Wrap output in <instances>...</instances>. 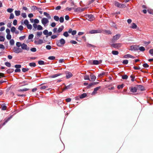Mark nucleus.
Masks as SVG:
<instances>
[{
	"label": "nucleus",
	"instance_id": "obj_24",
	"mask_svg": "<svg viewBox=\"0 0 153 153\" xmlns=\"http://www.w3.org/2000/svg\"><path fill=\"white\" fill-rule=\"evenodd\" d=\"M112 54L114 55H117L119 53L117 51H112Z\"/></svg>",
	"mask_w": 153,
	"mask_h": 153
},
{
	"label": "nucleus",
	"instance_id": "obj_32",
	"mask_svg": "<svg viewBox=\"0 0 153 153\" xmlns=\"http://www.w3.org/2000/svg\"><path fill=\"white\" fill-rule=\"evenodd\" d=\"M57 28H54L53 30V31L54 33H58L57 32Z\"/></svg>",
	"mask_w": 153,
	"mask_h": 153
},
{
	"label": "nucleus",
	"instance_id": "obj_11",
	"mask_svg": "<svg viewBox=\"0 0 153 153\" xmlns=\"http://www.w3.org/2000/svg\"><path fill=\"white\" fill-rule=\"evenodd\" d=\"M123 58H134V57L133 56L129 54H128L124 55L123 56Z\"/></svg>",
	"mask_w": 153,
	"mask_h": 153
},
{
	"label": "nucleus",
	"instance_id": "obj_14",
	"mask_svg": "<svg viewBox=\"0 0 153 153\" xmlns=\"http://www.w3.org/2000/svg\"><path fill=\"white\" fill-rule=\"evenodd\" d=\"M101 60H94L93 61V63L94 65H97L99 64V63H101Z\"/></svg>",
	"mask_w": 153,
	"mask_h": 153
},
{
	"label": "nucleus",
	"instance_id": "obj_16",
	"mask_svg": "<svg viewBox=\"0 0 153 153\" xmlns=\"http://www.w3.org/2000/svg\"><path fill=\"white\" fill-rule=\"evenodd\" d=\"M64 27L63 26H61V27H59L57 30L58 33H59L62 32L63 29Z\"/></svg>",
	"mask_w": 153,
	"mask_h": 153
},
{
	"label": "nucleus",
	"instance_id": "obj_25",
	"mask_svg": "<svg viewBox=\"0 0 153 153\" xmlns=\"http://www.w3.org/2000/svg\"><path fill=\"white\" fill-rule=\"evenodd\" d=\"M29 65L30 67H34L36 66V63L34 62H31L29 63Z\"/></svg>",
	"mask_w": 153,
	"mask_h": 153
},
{
	"label": "nucleus",
	"instance_id": "obj_49",
	"mask_svg": "<svg viewBox=\"0 0 153 153\" xmlns=\"http://www.w3.org/2000/svg\"><path fill=\"white\" fill-rule=\"evenodd\" d=\"M55 57L54 56H50L48 57V59L50 60H54L55 59Z\"/></svg>",
	"mask_w": 153,
	"mask_h": 153
},
{
	"label": "nucleus",
	"instance_id": "obj_59",
	"mask_svg": "<svg viewBox=\"0 0 153 153\" xmlns=\"http://www.w3.org/2000/svg\"><path fill=\"white\" fill-rule=\"evenodd\" d=\"M128 61L127 60H125L123 61V63L124 64H127L128 63Z\"/></svg>",
	"mask_w": 153,
	"mask_h": 153
},
{
	"label": "nucleus",
	"instance_id": "obj_23",
	"mask_svg": "<svg viewBox=\"0 0 153 153\" xmlns=\"http://www.w3.org/2000/svg\"><path fill=\"white\" fill-rule=\"evenodd\" d=\"M56 35H52L51 36V38L52 39H55L56 38H57L58 36H59V34H58V33H57L56 34Z\"/></svg>",
	"mask_w": 153,
	"mask_h": 153
},
{
	"label": "nucleus",
	"instance_id": "obj_46",
	"mask_svg": "<svg viewBox=\"0 0 153 153\" xmlns=\"http://www.w3.org/2000/svg\"><path fill=\"white\" fill-rule=\"evenodd\" d=\"M54 19L55 20L58 21L59 20V18L57 16H55L54 17Z\"/></svg>",
	"mask_w": 153,
	"mask_h": 153
},
{
	"label": "nucleus",
	"instance_id": "obj_12",
	"mask_svg": "<svg viewBox=\"0 0 153 153\" xmlns=\"http://www.w3.org/2000/svg\"><path fill=\"white\" fill-rule=\"evenodd\" d=\"M120 37V34H117L113 37V40H116L118 39Z\"/></svg>",
	"mask_w": 153,
	"mask_h": 153
},
{
	"label": "nucleus",
	"instance_id": "obj_8",
	"mask_svg": "<svg viewBox=\"0 0 153 153\" xmlns=\"http://www.w3.org/2000/svg\"><path fill=\"white\" fill-rule=\"evenodd\" d=\"M115 5L116 6L120 8H122L125 6V5L124 4L120 3L118 2H115Z\"/></svg>",
	"mask_w": 153,
	"mask_h": 153
},
{
	"label": "nucleus",
	"instance_id": "obj_27",
	"mask_svg": "<svg viewBox=\"0 0 153 153\" xmlns=\"http://www.w3.org/2000/svg\"><path fill=\"white\" fill-rule=\"evenodd\" d=\"M42 33L41 32H38L36 33V36L38 37H40L42 35Z\"/></svg>",
	"mask_w": 153,
	"mask_h": 153
},
{
	"label": "nucleus",
	"instance_id": "obj_2",
	"mask_svg": "<svg viewBox=\"0 0 153 153\" xmlns=\"http://www.w3.org/2000/svg\"><path fill=\"white\" fill-rule=\"evenodd\" d=\"M13 51L14 52L16 53H22L23 51L22 50L21 48L19 47H15L13 49Z\"/></svg>",
	"mask_w": 153,
	"mask_h": 153
},
{
	"label": "nucleus",
	"instance_id": "obj_55",
	"mask_svg": "<svg viewBox=\"0 0 153 153\" xmlns=\"http://www.w3.org/2000/svg\"><path fill=\"white\" fill-rule=\"evenodd\" d=\"M64 20V18L63 17H60L59 19V21L61 23L63 22Z\"/></svg>",
	"mask_w": 153,
	"mask_h": 153
},
{
	"label": "nucleus",
	"instance_id": "obj_28",
	"mask_svg": "<svg viewBox=\"0 0 153 153\" xmlns=\"http://www.w3.org/2000/svg\"><path fill=\"white\" fill-rule=\"evenodd\" d=\"M37 29L38 30H41L43 29V27L41 25H38L37 26Z\"/></svg>",
	"mask_w": 153,
	"mask_h": 153
},
{
	"label": "nucleus",
	"instance_id": "obj_63",
	"mask_svg": "<svg viewBox=\"0 0 153 153\" xmlns=\"http://www.w3.org/2000/svg\"><path fill=\"white\" fill-rule=\"evenodd\" d=\"M143 66L145 68H148L149 67L148 65L146 63L143 64Z\"/></svg>",
	"mask_w": 153,
	"mask_h": 153
},
{
	"label": "nucleus",
	"instance_id": "obj_34",
	"mask_svg": "<svg viewBox=\"0 0 153 153\" xmlns=\"http://www.w3.org/2000/svg\"><path fill=\"white\" fill-rule=\"evenodd\" d=\"M16 45L18 47H19L20 46H21L22 44L20 42H17L16 43Z\"/></svg>",
	"mask_w": 153,
	"mask_h": 153
},
{
	"label": "nucleus",
	"instance_id": "obj_4",
	"mask_svg": "<svg viewBox=\"0 0 153 153\" xmlns=\"http://www.w3.org/2000/svg\"><path fill=\"white\" fill-rule=\"evenodd\" d=\"M86 18L89 21H92L94 20V18L92 15H87L85 16Z\"/></svg>",
	"mask_w": 153,
	"mask_h": 153
},
{
	"label": "nucleus",
	"instance_id": "obj_9",
	"mask_svg": "<svg viewBox=\"0 0 153 153\" xmlns=\"http://www.w3.org/2000/svg\"><path fill=\"white\" fill-rule=\"evenodd\" d=\"M66 77L68 79L69 78L71 77H72L73 76L71 73L70 72H67L66 73Z\"/></svg>",
	"mask_w": 153,
	"mask_h": 153
},
{
	"label": "nucleus",
	"instance_id": "obj_33",
	"mask_svg": "<svg viewBox=\"0 0 153 153\" xmlns=\"http://www.w3.org/2000/svg\"><path fill=\"white\" fill-rule=\"evenodd\" d=\"M27 27L28 29L31 30L32 28V26L30 24H28V25H27Z\"/></svg>",
	"mask_w": 153,
	"mask_h": 153
},
{
	"label": "nucleus",
	"instance_id": "obj_35",
	"mask_svg": "<svg viewBox=\"0 0 153 153\" xmlns=\"http://www.w3.org/2000/svg\"><path fill=\"white\" fill-rule=\"evenodd\" d=\"M5 40V38L3 36H0V41L3 42Z\"/></svg>",
	"mask_w": 153,
	"mask_h": 153
},
{
	"label": "nucleus",
	"instance_id": "obj_15",
	"mask_svg": "<svg viewBox=\"0 0 153 153\" xmlns=\"http://www.w3.org/2000/svg\"><path fill=\"white\" fill-rule=\"evenodd\" d=\"M100 88V87H97L95 88L94 89L93 92L92 93V94L94 95L96 94L97 91Z\"/></svg>",
	"mask_w": 153,
	"mask_h": 153
},
{
	"label": "nucleus",
	"instance_id": "obj_26",
	"mask_svg": "<svg viewBox=\"0 0 153 153\" xmlns=\"http://www.w3.org/2000/svg\"><path fill=\"white\" fill-rule=\"evenodd\" d=\"M34 37V36L33 34H30L29 35L28 39L29 40L32 39Z\"/></svg>",
	"mask_w": 153,
	"mask_h": 153
},
{
	"label": "nucleus",
	"instance_id": "obj_61",
	"mask_svg": "<svg viewBox=\"0 0 153 153\" xmlns=\"http://www.w3.org/2000/svg\"><path fill=\"white\" fill-rule=\"evenodd\" d=\"M70 42L72 44H76L77 43V42L76 41L74 40H71L70 41Z\"/></svg>",
	"mask_w": 153,
	"mask_h": 153
},
{
	"label": "nucleus",
	"instance_id": "obj_62",
	"mask_svg": "<svg viewBox=\"0 0 153 153\" xmlns=\"http://www.w3.org/2000/svg\"><path fill=\"white\" fill-rule=\"evenodd\" d=\"M22 71L23 72H25L27 71L28 70V68H23L22 69Z\"/></svg>",
	"mask_w": 153,
	"mask_h": 153
},
{
	"label": "nucleus",
	"instance_id": "obj_40",
	"mask_svg": "<svg viewBox=\"0 0 153 153\" xmlns=\"http://www.w3.org/2000/svg\"><path fill=\"white\" fill-rule=\"evenodd\" d=\"M63 35L66 37H67L69 35H68V32H65L63 34Z\"/></svg>",
	"mask_w": 153,
	"mask_h": 153
},
{
	"label": "nucleus",
	"instance_id": "obj_53",
	"mask_svg": "<svg viewBox=\"0 0 153 153\" xmlns=\"http://www.w3.org/2000/svg\"><path fill=\"white\" fill-rule=\"evenodd\" d=\"M105 74V73L103 72L100 73L99 74L98 77H101Z\"/></svg>",
	"mask_w": 153,
	"mask_h": 153
},
{
	"label": "nucleus",
	"instance_id": "obj_45",
	"mask_svg": "<svg viewBox=\"0 0 153 153\" xmlns=\"http://www.w3.org/2000/svg\"><path fill=\"white\" fill-rule=\"evenodd\" d=\"M24 23L25 25H27L29 24V22L27 20H25L24 21Z\"/></svg>",
	"mask_w": 153,
	"mask_h": 153
},
{
	"label": "nucleus",
	"instance_id": "obj_18",
	"mask_svg": "<svg viewBox=\"0 0 153 153\" xmlns=\"http://www.w3.org/2000/svg\"><path fill=\"white\" fill-rule=\"evenodd\" d=\"M137 91V89L135 87L132 88L130 89L131 91L133 93L136 92Z\"/></svg>",
	"mask_w": 153,
	"mask_h": 153
},
{
	"label": "nucleus",
	"instance_id": "obj_39",
	"mask_svg": "<svg viewBox=\"0 0 153 153\" xmlns=\"http://www.w3.org/2000/svg\"><path fill=\"white\" fill-rule=\"evenodd\" d=\"M149 53L152 56H153V49H150L149 51Z\"/></svg>",
	"mask_w": 153,
	"mask_h": 153
},
{
	"label": "nucleus",
	"instance_id": "obj_41",
	"mask_svg": "<svg viewBox=\"0 0 153 153\" xmlns=\"http://www.w3.org/2000/svg\"><path fill=\"white\" fill-rule=\"evenodd\" d=\"M30 51L33 52H36V49L35 48H33L30 49Z\"/></svg>",
	"mask_w": 153,
	"mask_h": 153
},
{
	"label": "nucleus",
	"instance_id": "obj_36",
	"mask_svg": "<svg viewBox=\"0 0 153 153\" xmlns=\"http://www.w3.org/2000/svg\"><path fill=\"white\" fill-rule=\"evenodd\" d=\"M135 46H131L130 47V49L131 51H134L135 50Z\"/></svg>",
	"mask_w": 153,
	"mask_h": 153
},
{
	"label": "nucleus",
	"instance_id": "obj_48",
	"mask_svg": "<svg viewBox=\"0 0 153 153\" xmlns=\"http://www.w3.org/2000/svg\"><path fill=\"white\" fill-rule=\"evenodd\" d=\"M46 48L48 50H50L51 49V47L50 45H47L46 46Z\"/></svg>",
	"mask_w": 153,
	"mask_h": 153
},
{
	"label": "nucleus",
	"instance_id": "obj_52",
	"mask_svg": "<svg viewBox=\"0 0 153 153\" xmlns=\"http://www.w3.org/2000/svg\"><path fill=\"white\" fill-rule=\"evenodd\" d=\"M13 11V9L12 8H8L7 9V11L10 13H11Z\"/></svg>",
	"mask_w": 153,
	"mask_h": 153
},
{
	"label": "nucleus",
	"instance_id": "obj_20",
	"mask_svg": "<svg viewBox=\"0 0 153 153\" xmlns=\"http://www.w3.org/2000/svg\"><path fill=\"white\" fill-rule=\"evenodd\" d=\"M20 11L19 10H15V15L17 16H19L20 14Z\"/></svg>",
	"mask_w": 153,
	"mask_h": 153
},
{
	"label": "nucleus",
	"instance_id": "obj_44",
	"mask_svg": "<svg viewBox=\"0 0 153 153\" xmlns=\"http://www.w3.org/2000/svg\"><path fill=\"white\" fill-rule=\"evenodd\" d=\"M84 79L85 80H90L89 76L85 75L84 77Z\"/></svg>",
	"mask_w": 153,
	"mask_h": 153
},
{
	"label": "nucleus",
	"instance_id": "obj_31",
	"mask_svg": "<svg viewBox=\"0 0 153 153\" xmlns=\"http://www.w3.org/2000/svg\"><path fill=\"white\" fill-rule=\"evenodd\" d=\"M38 63L40 65H43L44 64V62L42 60L39 61Z\"/></svg>",
	"mask_w": 153,
	"mask_h": 153
},
{
	"label": "nucleus",
	"instance_id": "obj_5",
	"mask_svg": "<svg viewBox=\"0 0 153 153\" xmlns=\"http://www.w3.org/2000/svg\"><path fill=\"white\" fill-rule=\"evenodd\" d=\"M21 48L22 50H25L27 51H29L30 49L29 48L27 47V45L24 43L22 44Z\"/></svg>",
	"mask_w": 153,
	"mask_h": 153
},
{
	"label": "nucleus",
	"instance_id": "obj_47",
	"mask_svg": "<svg viewBox=\"0 0 153 153\" xmlns=\"http://www.w3.org/2000/svg\"><path fill=\"white\" fill-rule=\"evenodd\" d=\"M39 20L37 19H35L34 20V22L36 24L39 23Z\"/></svg>",
	"mask_w": 153,
	"mask_h": 153
},
{
	"label": "nucleus",
	"instance_id": "obj_54",
	"mask_svg": "<svg viewBox=\"0 0 153 153\" xmlns=\"http://www.w3.org/2000/svg\"><path fill=\"white\" fill-rule=\"evenodd\" d=\"M148 11L150 14H153V10L151 9H148Z\"/></svg>",
	"mask_w": 153,
	"mask_h": 153
},
{
	"label": "nucleus",
	"instance_id": "obj_51",
	"mask_svg": "<svg viewBox=\"0 0 153 153\" xmlns=\"http://www.w3.org/2000/svg\"><path fill=\"white\" fill-rule=\"evenodd\" d=\"M48 31L47 30H45L43 31V33L45 35H48Z\"/></svg>",
	"mask_w": 153,
	"mask_h": 153
},
{
	"label": "nucleus",
	"instance_id": "obj_6",
	"mask_svg": "<svg viewBox=\"0 0 153 153\" xmlns=\"http://www.w3.org/2000/svg\"><path fill=\"white\" fill-rule=\"evenodd\" d=\"M34 43L36 45H41L44 42L42 39H39L37 40H35L34 41Z\"/></svg>",
	"mask_w": 153,
	"mask_h": 153
},
{
	"label": "nucleus",
	"instance_id": "obj_38",
	"mask_svg": "<svg viewBox=\"0 0 153 153\" xmlns=\"http://www.w3.org/2000/svg\"><path fill=\"white\" fill-rule=\"evenodd\" d=\"M124 87V85L123 84H122L121 85H119L117 86V88L118 89H120V88H122Z\"/></svg>",
	"mask_w": 153,
	"mask_h": 153
},
{
	"label": "nucleus",
	"instance_id": "obj_30",
	"mask_svg": "<svg viewBox=\"0 0 153 153\" xmlns=\"http://www.w3.org/2000/svg\"><path fill=\"white\" fill-rule=\"evenodd\" d=\"M16 28L14 27H12L11 29V31L12 33H14L16 31Z\"/></svg>",
	"mask_w": 153,
	"mask_h": 153
},
{
	"label": "nucleus",
	"instance_id": "obj_13",
	"mask_svg": "<svg viewBox=\"0 0 153 153\" xmlns=\"http://www.w3.org/2000/svg\"><path fill=\"white\" fill-rule=\"evenodd\" d=\"M130 27L132 29H136L137 27V25L134 23H132L130 26Z\"/></svg>",
	"mask_w": 153,
	"mask_h": 153
},
{
	"label": "nucleus",
	"instance_id": "obj_7",
	"mask_svg": "<svg viewBox=\"0 0 153 153\" xmlns=\"http://www.w3.org/2000/svg\"><path fill=\"white\" fill-rule=\"evenodd\" d=\"M101 32V30H92L89 31V33L91 34L96 33H100Z\"/></svg>",
	"mask_w": 153,
	"mask_h": 153
},
{
	"label": "nucleus",
	"instance_id": "obj_10",
	"mask_svg": "<svg viewBox=\"0 0 153 153\" xmlns=\"http://www.w3.org/2000/svg\"><path fill=\"white\" fill-rule=\"evenodd\" d=\"M112 46L115 48H118L121 47L122 44L120 43L115 44H113Z\"/></svg>",
	"mask_w": 153,
	"mask_h": 153
},
{
	"label": "nucleus",
	"instance_id": "obj_58",
	"mask_svg": "<svg viewBox=\"0 0 153 153\" xmlns=\"http://www.w3.org/2000/svg\"><path fill=\"white\" fill-rule=\"evenodd\" d=\"M22 16L24 18H25L27 17V15L25 13H23L22 14Z\"/></svg>",
	"mask_w": 153,
	"mask_h": 153
},
{
	"label": "nucleus",
	"instance_id": "obj_42",
	"mask_svg": "<svg viewBox=\"0 0 153 153\" xmlns=\"http://www.w3.org/2000/svg\"><path fill=\"white\" fill-rule=\"evenodd\" d=\"M25 37L26 36H21L19 38V39L21 41L22 40H24L25 38Z\"/></svg>",
	"mask_w": 153,
	"mask_h": 153
},
{
	"label": "nucleus",
	"instance_id": "obj_22",
	"mask_svg": "<svg viewBox=\"0 0 153 153\" xmlns=\"http://www.w3.org/2000/svg\"><path fill=\"white\" fill-rule=\"evenodd\" d=\"M87 96V94L85 93H84L80 95L79 97L80 98H83Z\"/></svg>",
	"mask_w": 153,
	"mask_h": 153
},
{
	"label": "nucleus",
	"instance_id": "obj_56",
	"mask_svg": "<svg viewBox=\"0 0 153 153\" xmlns=\"http://www.w3.org/2000/svg\"><path fill=\"white\" fill-rule=\"evenodd\" d=\"M14 18V15L13 13H11L10 16V19H13Z\"/></svg>",
	"mask_w": 153,
	"mask_h": 153
},
{
	"label": "nucleus",
	"instance_id": "obj_21",
	"mask_svg": "<svg viewBox=\"0 0 153 153\" xmlns=\"http://www.w3.org/2000/svg\"><path fill=\"white\" fill-rule=\"evenodd\" d=\"M139 49L140 51H143L145 50V48L143 46L140 47L139 48Z\"/></svg>",
	"mask_w": 153,
	"mask_h": 153
},
{
	"label": "nucleus",
	"instance_id": "obj_3",
	"mask_svg": "<svg viewBox=\"0 0 153 153\" xmlns=\"http://www.w3.org/2000/svg\"><path fill=\"white\" fill-rule=\"evenodd\" d=\"M48 18H43L41 20V22L42 24L44 26H45L49 22Z\"/></svg>",
	"mask_w": 153,
	"mask_h": 153
},
{
	"label": "nucleus",
	"instance_id": "obj_43",
	"mask_svg": "<svg viewBox=\"0 0 153 153\" xmlns=\"http://www.w3.org/2000/svg\"><path fill=\"white\" fill-rule=\"evenodd\" d=\"M5 65L8 67H10L11 66V64L9 62H6L5 63Z\"/></svg>",
	"mask_w": 153,
	"mask_h": 153
},
{
	"label": "nucleus",
	"instance_id": "obj_64",
	"mask_svg": "<svg viewBox=\"0 0 153 153\" xmlns=\"http://www.w3.org/2000/svg\"><path fill=\"white\" fill-rule=\"evenodd\" d=\"M122 77L123 79H126L128 78V76L126 75H124Z\"/></svg>",
	"mask_w": 153,
	"mask_h": 153
},
{
	"label": "nucleus",
	"instance_id": "obj_57",
	"mask_svg": "<svg viewBox=\"0 0 153 153\" xmlns=\"http://www.w3.org/2000/svg\"><path fill=\"white\" fill-rule=\"evenodd\" d=\"M15 67L16 68H20L21 67V66L20 65H16L15 66Z\"/></svg>",
	"mask_w": 153,
	"mask_h": 153
},
{
	"label": "nucleus",
	"instance_id": "obj_37",
	"mask_svg": "<svg viewBox=\"0 0 153 153\" xmlns=\"http://www.w3.org/2000/svg\"><path fill=\"white\" fill-rule=\"evenodd\" d=\"M10 45H14V40L13 39H11L10 41Z\"/></svg>",
	"mask_w": 153,
	"mask_h": 153
},
{
	"label": "nucleus",
	"instance_id": "obj_17",
	"mask_svg": "<svg viewBox=\"0 0 153 153\" xmlns=\"http://www.w3.org/2000/svg\"><path fill=\"white\" fill-rule=\"evenodd\" d=\"M44 14L45 16H46L48 18V19H50L51 18V16L50 15L46 12H44Z\"/></svg>",
	"mask_w": 153,
	"mask_h": 153
},
{
	"label": "nucleus",
	"instance_id": "obj_60",
	"mask_svg": "<svg viewBox=\"0 0 153 153\" xmlns=\"http://www.w3.org/2000/svg\"><path fill=\"white\" fill-rule=\"evenodd\" d=\"M17 24V21L16 20H14L13 21V24L14 25H16Z\"/></svg>",
	"mask_w": 153,
	"mask_h": 153
},
{
	"label": "nucleus",
	"instance_id": "obj_1",
	"mask_svg": "<svg viewBox=\"0 0 153 153\" xmlns=\"http://www.w3.org/2000/svg\"><path fill=\"white\" fill-rule=\"evenodd\" d=\"M65 43V40L62 38L60 40L57 41L56 42L57 45L59 47L63 46Z\"/></svg>",
	"mask_w": 153,
	"mask_h": 153
},
{
	"label": "nucleus",
	"instance_id": "obj_29",
	"mask_svg": "<svg viewBox=\"0 0 153 153\" xmlns=\"http://www.w3.org/2000/svg\"><path fill=\"white\" fill-rule=\"evenodd\" d=\"M6 38L8 40L10 39L11 38V35L10 34H7V35L6 36Z\"/></svg>",
	"mask_w": 153,
	"mask_h": 153
},
{
	"label": "nucleus",
	"instance_id": "obj_19",
	"mask_svg": "<svg viewBox=\"0 0 153 153\" xmlns=\"http://www.w3.org/2000/svg\"><path fill=\"white\" fill-rule=\"evenodd\" d=\"M90 77L92 80L93 81H95L96 79V76L93 74H91L90 75Z\"/></svg>",
	"mask_w": 153,
	"mask_h": 153
},
{
	"label": "nucleus",
	"instance_id": "obj_50",
	"mask_svg": "<svg viewBox=\"0 0 153 153\" xmlns=\"http://www.w3.org/2000/svg\"><path fill=\"white\" fill-rule=\"evenodd\" d=\"M23 29V27L22 25L19 26L18 28V29L21 31Z\"/></svg>",
	"mask_w": 153,
	"mask_h": 153
}]
</instances>
